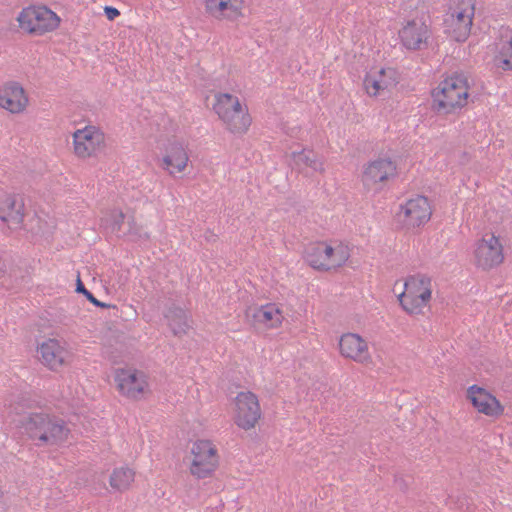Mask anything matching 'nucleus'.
<instances>
[{"mask_svg":"<svg viewBox=\"0 0 512 512\" xmlns=\"http://www.w3.org/2000/svg\"><path fill=\"white\" fill-rule=\"evenodd\" d=\"M431 214L428 199L424 196H418L402 205L397 216L407 229H414L428 222Z\"/></svg>","mask_w":512,"mask_h":512,"instance_id":"8","label":"nucleus"},{"mask_svg":"<svg viewBox=\"0 0 512 512\" xmlns=\"http://www.w3.org/2000/svg\"><path fill=\"white\" fill-rule=\"evenodd\" d=\"M175 336L186 334L189 325L187 322V314L184 309L176 305L170 306L164 314Z\"/></svg>","mask_w":512,"mask_h":512,"instance_id":"25","label":"nucleus"},{"mask_svg":"<svg viewBox=\"0 0 512 512\" xmlns=\"http://www.w3.org/2000/svg\"><path fill=\"white\" fill-rule=\"evenodd\" d=\"M24 218L23 199L14 194L0 196V219L11 229L20 228Z\"/></svg>","mask_w":512,"mask_h":512,"instance_id":"14","label":"nucleus"},{"mask_svg":"<svg viewBox=\"0 0 512 512\" xmlns=\"http://www.w3.org/2000/svg\"><path fill=\"white\" fill-rule=\"evenodd\" d=\"M432 294L431 278L424 274L411 275L405 281V290L398 296L402 308L409 314H420Z\"/></svg>","mask_w":512,"mask_h":512,"instance_id":"3","label":"nucleus"},{"mask_svg":"<svg viewBox=\"0 0 512 512\" xmlns=\"http://www.w3.org/2000/svg\"><path fill=\"white\" fill-rule=\"evenodd\" d=\"M339 349L342 356L356 362L365 364L371 361L366 341L355 333L343 334L339 341Z\"/></svg>","mask_w":512,"mask_h":512,"instance_id":"15","label":"nucleus"},{"mask_svg":"<svg viewBox=\"0 0 512 512\" xmlns=\"http://www.w3.org/2000/svg\"><path fill=\"white\" fill-rule=\"evenodd\" d=\"M475 259L477 266L483 270H489L500 265L503 262L504 255L499 238L494 234L483 237L475 250Z\"/></svg>","mask_w":512,"mask_h":512,"instance_id":"9","label":"nucleus"},{"mask_svg":"<svg viewBox=\"0 0 512 512\" xmlns=\"http://www.w3.org/2000/svg\"><path fill=\"white\" fill-rule=\"evenodd\" d=\"M120 237H126L132 241H138L141 239L148 240L149 234L145 232L141 225H138L134 217H128L125 228L123 229Z\"/></svg>","mask_w":512,"mask_h":512,"instance_id":"28","label":"nucleus"},{"mask_svg":"<svg viewBox=\"0 0 512 512\" xmlns=\"http://www.w3.org/2000/svg\"><path fill=\"white\" fill-rule=\"evenodd\" d=\"M348 259V253L343 248L334 249L331 260H328L327 270L342 266Z\"/></svg>","mask_w":512,"mask_h":512,"instance_id":"32","label":"nucleus"},{"mask_svg":"<svg viewBox=\"0 0 512 512\" xmlns=\"http://www.w3.org/2000/svg\"><path fill=\"white\" fill-rule=\"evenodd\" d=\"M364 88L370 96H377L381 93L380 82H378L377 76L367 74L363 81Z\"/></svg>","mask_w":512,"mask_h":512,"instance_id":"33","label":"nucleus"},{"mask_svg":"<svg viewBox=\"0 0 512 512\" xmlns=\"http://www.w3.org/2000/svg\"><path fill=\"white\" fill-rule=\"evenodd\" d=\"M189 160L188 154L183 145L177 141L170 142L166 148V154L162 160V168L170 175L182 172Z\"/></svg>","mask_w":512,"mask_h":512,"instance_id":"17","label":"nucleus"},{"mask_svg":"<svg viewBox=\"0 0 512 512\" xmlns=\"http://www.w3.org/2000/svg\"><path fill=\"white\" fill-rule=\"evenodd\" d=\"M135 472L128 467L116 468L110 475L111 487L119 492L126 491L134 481Z\"/></svg>","mask_w":512,"mask_h":512,"instance_id":"26","label":"nucleus"},{"mask_svg":"<svg viewBox=\"0 0 512 512\" xmlns=\"http://www.w3.org/2000/svg\"><path fill=\"white\" fill-rule=\"evenodd\" d=\"M193 456L190 472L198 479L210 477L219 466L216 446L210 440H197L192 444Z\"/></svg>","mask_w":512,"mask_h":512,"instance_id":"5","label":"nucleus"},{"mask_svg":"<svg viewBox=\"0 0 512 512\" xmlns=\"http://www.w3.org/2000/svg\"><path fill=\"white\" fill-rule=\"evenodd\" d=\"M17 21L23 30L36 35L53 31L60 24L57 14L45 6L24 8Z\"/></svg>","mask_w":512,"mask_h":512,"instance_id":"4","label":"nucleus"},{"mask_svg":"<svg viewBox=\"0 0 512 512\" xmlns=\"http://www.w3.org/2000/svg\"><path fill=\"white\" fill-rule=\"evenodd\" d=\"M215 237H216V235H214L213 233H210V236H209V237H208V236H206V239H207L208 241H210L211 239H214Z\"/></svg>","mask_w":512,"mask_h":512,"instance_id":"37","label":"nucleus"},{"mask_svg":"<svg viewBox=\"0 0 512 512\" xmlns=\"http://www.w3.org/2000/svg\"><path fill=\"white\" fill-rule=\"evenodd\" d=\"M28 97L22 85L16 81H9L0 87V107L17 114L25 110Z\"/></svg>","mask_w":512,"mask_h":512,"instance_id":"10","label":"nucleus"},{"mask_svg":"<svg viewBox=\"0 0 512 512\" xmlns=\"http://www.w3.org/2000/svg\"><path fill=\"white\" fill-rule=\"evenodd\" d=\"M385 75H386V70L385 69H381L380 71H378V82H380V87L382 89V91L384 90H387L390 86H392L394 83L392 80H387L385 78Z\"/></svg>","mask_w":512,"mask_h":512,"instance_id":"34","label":"nucleus"},{"mask_svg":"<svg viewBox=\"0 0 512 512\" xmlns=\"http://www.w3.org/2000/svg\"><path fill=\"white\" fill-rule=\"evenodd\" d=\"M293 161L295 165L299 168H305L309 167L312 168L314 171L323 172L324 167L323 163L320 162L317 159L316 154L311 150H302L300 152H293L292 153Z\"/></svg>","mask_w":512,"mask_h":512,"instance_id":"27","label":"nucleus"},{"mask_svg":"<svg viewBox=\"0 0 512 512\" xmlns=\"http://www.w3.org/2000/svg\"><path fill=\"white\" fill-rule=\"evenodd\" d=\"M495 63L503 70H512V36L502 45L499 54L495 57Z\"/></svg>","mask_w":512,"mask_h":512,"instance_id":"29","label":"nucleus"},{"mask_svg":"<svg viewBox=\"0 0 512 512\" xmlns=\"http://www.w3.org/2000/svg\"><path fill=\"white\" fill-rule=\"evenodd\" d=\"M111 231L120 237L126 224V216L122 211H114L111 215Z\"/></svg>","mask_w":512,"mask_h":512,"instance_id":"31","label":"nucleus"},{"mask_svg":"<svg viewBox=\"0 0 512 512\" xmlns=\"http://www.w3.org/2000/svg\"><path fill=\"white\" fill-rule=\"evenodd\" d=\"M242 0H206V10L215 17L236 20L242 16Z\"/></svg>","mask_w":512,"mask_h":512,"instance_id":"22","label":"nucleus"},{"mask_svg":"<svg viewBox=\"0 0 512 512\" xmlns=\"http://www.w3.org/2000/svg\"><path fill=\"white\" fill-rule=\"evenodd\" d=\"M75 291L79 294H83L86 299L92 303L93 305H95L96 307H109V305L99 301L97 298H95V296L88 290L86 289L85 285L83 284L81 278H80V275L78 274L77 276V280H76V289Z\"/></svg>","mask_w":512,"mask_h":512,"instance_id":"30","label":"nucleus"},{"mask_svg":"<svg viewBox=\"0 0 512 512\" xmlns=\"http://www.w3.org/2000/svg\"><path fill=\"white\" fill-rule=\"evenodd\" d=\"M395 484L399 490L402 492H406L408 490V483L405 481L403 477H395Z\"/></svg>","mask_w":512,"mask_h":512,"instance_id":"36","label":"nucleus"},{"mask_svg":"<svg viewBox=\"0 0 512 512\" xmlns=\"http://www.w3.org/2000/svg\"><path fill=\"white\" fill-rule=\"evenodd\" d=\"M399 37L407 49L421 50L427 46L430 30L424 22L412 20L399 31Z\"/></svg>","mask_w":512,"mask_h":512,"instance_id":"13","label":"nucleus"},{"mask_svg":"<svg viewBox=\"0 0 512 512\" xmlns=\"http://www.w3.org/2000/svg\"><path fill=\"white\" fill-rule=\"evenodd\" d=\"M213 109L232 133H245L252 119L247 108H243L238 97L229 93H218Z\"/></svg>","mask_w":512,"mask_h":512,"instance_id":"2","label":"nucleus"},{"mask_svg":"<svg viewBox=\"0 0 512 512\" xmlns=\"http://www.w3.org/2000/svg\"><path fill=\"white\" fill-rule=\"evenodd\" d=\"M396 175V164L388 158H379L365 168L362 181L365 187L372 189Z\"/></svg>","mask_w":512,"mask_h":512,"instance_id":"12","label":"nucleus"},{"mask_svg":"<svg viewBox=\"0 0 512 512\" xmlns=\"http://www.w3.org/2000/svg\"><path fill=\"white\" fill-rule=\"evenodd\" d=\"M468 79L464 74L455 73L443 80L432 91L433 108L437 113L449 114L467 104Z\"/></svg>","mask_w":512,"mask_h":512,"instance_id":"1","label":"nucleus"},{"mask_svg":"<svg viewBox=\"0 0 512 512\" xmlns=\"http://www.w3.org/2000/svg\"><path fill=\"white\" fill-rule=\"evenodd\" d=\"M247 321L257 327L263 324L265 327H276L281 323V313L274 304H267L264 306L248 307L245 312Z\"/></svg>","mask_w":512,"mask_h":512,"instance_id":"16","label":"nucleus"},{"mask_svg":"<svg viewBox=\"0 0 512 512\" xmlns=\"http://www.w3.org/2000/svg\"><path fill=\"white\" fill-rule=\"evenodd\" d=\"M115 381L119 391L131 398H136L143 392L142 383L138 381L136 373L122 370L116 374Z\"/></svg>","mask_w":512,"mask_h":512,"instance_id":"24","label":"nucleus"},{"mask_svg":"<svg viewBox=\"0 0 512 512\" xmlns=\"http://www.w3.org/2000/svg\"><path fill=\"white\" fill-rule=\"evenodd\" d=\"M236 414L235 423L244 430H250L255 427L262 412L257 396L250 392H239L235 398Z\"/></svg>","mask_w":512,"mask_h":512,"instance_id":"6","label":"nucleus"},{"mask_svg":"<svg viewBox=\"0 0 512 512\" xmlns=\"http://www.w3.org/2000/svg\"><path fill=\"white\" fill-rule=\"evenodd\" d=\"M43 429L41 445H59L68 439L70 429L65 421L55 415H50Z\"/></svg>","mask_w":512,"mask_h":512,"instance_id":"19","label":"nucleus"},{"mask_svg":"<svg viewBox=\"0 0 512 512\" xmlns=\"http://www.w3.org/2000/svg\"><path fill=\"white\" fill-rule=\"evenodd\" d=\"M456 18L452 23V37L457 42H464L470 35L474 7L468 6L455 11Z\"/></svg>","mask_w":512,"mask_h":512,"instance_id":"23","label":"nucleus"},{"mask_svg":"<svg viewBox=\"0 0 512 512\" xmlns=\"http://www.w3.org/2000/svg\"><path fill=\"white\" fill-rule=\"evenodd\" d=\"M104 12L108 20L113 21L115 18H117L120 15V11L112 6H105Z\"/></svg>","mask_w":512,"mask_h":512,"instance_id":"35","label":"nucleus"},{"mask_svg":"<svg viewBox=\"0 0 512 512\" xmlns=\"http://www.w3.org/2000/svg\"><path fill=\"white\" fill-rule=\"evenodd\" d=\"M73 142L75 154L79 158H88L104 149L105 136L94 126H87L74 132Z\"/></svg>","mask_w":512,"mask_h":512,"instance_id":"7","label":"nucleus"},{"mask_svg":"<svg viewBox=\"0 0 512 512\" xmlns=\"http://www.w3.org/2000/svg\"><path fill=\"white\" fill-rule=\"evenodd\" d=\"M467 398L480 413L491 417H498L503 414L504 408L497 398L482 387L470 386L467 390Z\"/></svg>","mask_w":512,"mask_h":512,"instance_id":"11","label":"nucleus"},{"mask_svg":"<svg viewBox=\"0 0 512 512\" xmlns=\"http://www.w3.org/2000/svg\"><path fill=\"white\" fill-rule=\"evenodd\" d=\"M48 413L44 412H31L24 415L19 423L23 432L33 441H38L37 445L40 446L42 442V431L47 424Z\"/></svg>","mask_w":512,"mask_h":512,"instance_id":"21","label":"nucleus"},{"mask_svg":"<svg viewBox=\"0 0 512 512\" xmlns=\"http://www.w3.org/2000/svg\"><path fill=\"white\" fill-rule=\"evenodd\" d=\"M42 363L49 369L57 371L65 364L67 351L56 339H48L39 347Z\"/></svg>","mask_w":512,"mask_h":512,"instance_id":"18","label":"nucleus"},{"mask_svg":"<svg viewBox=\"0 0 512 512\" xmlns=\"http://www.w3.org/2000/svg\"><path fill=\"white\" fill-rule=\"evenodd\" d=\"M333 247L325 242L309 243L304 251L306 262L314 269L327 271L328 260H331Z\"/></svg>","mask_w":512,"mask_h":512,"instance_id":"20","label":"nucleus"}]
</instances>
